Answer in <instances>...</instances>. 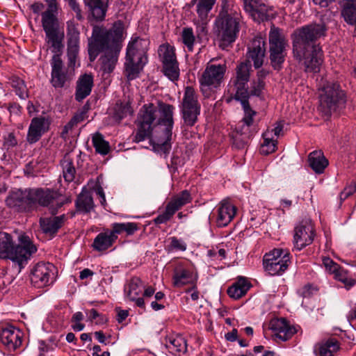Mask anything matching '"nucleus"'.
Instances as JSON below:
<instances>
[{"label": "nucleus", "instance_id": "09e8293b", "mask_svg": "<svg viewBox=\"0 0 356 356\" xmlns=\"http://www.w3.org/2000/svg\"><path fill=\"white\" fill-rule=\"evenodd\" d=\"M332 274H334V277L336 280L341 282L346 286H352L354 284V281L348 277L347 272L340 266H339L337 270L333 272Z\"/></svg>", "mask_w": 356, "mask_h": 356}, {"label": "nucleus", "instance_id": "bb28decb", "mask_svg": "<svg viewBox=\"0 0 356 356\" xmlns=\"http://www.w3.org/2000/svg\"><path fill=\"white\" fill-rule=\"evenodd\" d=\"M51 82L55 88H63L67 81V74L63 69V61L59 55H54L51 59Z\"/></svg>", "mask_w": 356, "mask_h": 356}, {"label": "nucleus", "instance_id": "ea45409f", "mask_svg": "<svg viewBox=\"0 0 356 356\" xmlns=\"http://www.w3.org/2000/svg\"><path fill=\"white\" fill-rule=\"evenodd\" d=\"M9 83L14 89L15 94L22 99H26L29 97L27 87L24 80L16 76L9 78Z\"/></svg>", "mask_w": 356, "mask_h": 356}, {"label": "nucleus", "instance_id": "f03ea898", "mask_svg": "<svg viewBox=\"0 0 356 356\" xmlns=\"http://www.w3.org/2000/svg\"><path fill=\"white\" fill-rule=\"evenodd\" d=\"M123 24L120 21L115 22L111 29L103 26H95L91 38L88 40L89 59L94 61L101 52L102 70L111 73L115 68L123 40Z\"/></svg>", "mask_w": 356, "mask_h": 356}, {"label": "nucleus", "instance_id": "72a5a7b5", "mask_svg": "<svg viewBox=\"0 0 356 356\" xmlns=\"http://www.w3.org/2000/svg\"><path fill=\"white\" fill-rule=\"evenodd\" d=\"M308 162L311 168L317 174L323 173L328 165V161L321 151L311 152L308 156Z\"/></svg>", "mask_w": 356, "mask_h": 356}, {"label": "nucleus", "instance_id": "2eb2a0df", "mask_svg": "<svg viewBox=\"0 0 356 356\" xmlns=\"http://www.w3.org/2000/svg\"><path fill=\"white\" fill-rule=\"evenodd\" d=\"M252 65L250 60L240 63L236 67L234 84L236 88L234 99L240 102H249L248 83L250 81Z\"/></svg>", "mask_w": 356, "mask_h": 356}, {"label": "nucleus", "instance_id": "052dcab7", "mask_svg": "<svg viewBox=\"0 0 356 356\" xmlns=\"http://www.w3.org/2000/svg\"><path fill=\"white\" fill-rule=\"evenodd\" d=\"M87 109L83 111H81L80 112L76 113L71 119L72 122H74L76 125H77L81 122L83 121L86 118Z\"/></svg>", "mask_w": 356, "mask_h": 356}, {"label": "nucleus", "instance_id": "4468645a", "mask_svg": "<svg viewBox=\"0 0 356 356\" xmlns=\"http://www.w3.org/2000/svg\"><path fill=\"white\" fill-rule=\"evenodd\" d=\"M30 191L33 209L37 205L48 207L53 203H55L57 207L60 208L65 204L71 202L70 198L65 197L58 191L48 188H30Z\"/></svg>", "mask_w": 356, "mask_h": 356}, {"label": "nucleus", "instance_id": "c85d7f7f", "mask_svg": "<svg viewBox=\"0 0 356 356\" xmlns=\"http://www.w3.org/2000/svg\"><path fill=\"white\" fill-rule=\"evenodd\" d=\"M117 238L118 236H115L111 229H107L97 235L92 244V248L98 252L106 251L112 247Z\"/></svg>", "mask_w": 356, "mask_h": 356}, {"label": "nucleus", "instance_id": "680f3d73", "mask_svg": "<svg viewBox=\"0 0 356 356\" xmlns=\"http://www.w3.org/2000/svg\"><path fill=\"white\" fill-rule=\"evenodd\" d=\"M264 142L262 144H270V143H277V139H275L273 136H272V131H270L268 129L265 131L263 135Z\"/></svg>", "mask_w": 356, "mask_h": 356}, {"label": "nucleus", "instance_id": "de8ad7c7", "mask_svg": "<svg viewBox=\"0 0 356 356\" xmlns=\"http://www.w3.org/2000/svg\"><path fill=\"white\" fill-rule=\"evenodd\" d=\"M264 81L254 79L250 83V90H248V98L250 96H260L262 90L264 89Z\"/></svg>", "mask_w": 356, "mask_h": 356}, {"label": "nucleus", "instance_id": "7ed1b4c3", "mask_svg": "<svg viewBox=\"0 0 356 356\" xmlns=\"http://www.w3.org/2000/svg\"><path fill=\"white\" fill-rule=\"evenodd\" d=\"M174 109L172 105L168 104H161L159 108L153 104H145L140 111L138 129L133 140L139 143L149 138L156 125H164L163 136L159 139L157 145L165 150L169 149L174 124Z\"/></svg>", "mask_w": 356, "mask_h": 356}, {"label": "nucleus", "instance_id": "69168bd1", "mask_svg": "<svg viewBox=\"0 0 356 356\" xmlns=\"http://www.w3.org/2000/svg\"><path fill=\"white\" fill-rule=\"evenodd\" d=\"M282 130L283 124L282 122H279L275 124V127L271 130H270V131H272V136L274 137L275 136L276 137H278L280 135Z\"/></svg>", "mask_w": 356, "mask_h": 356}, {"label": "nucleus", "instance_id": "20e7f679", "mask_svg": "<svg viewBox=\"0 0 356 356\" xmlns=\"http://www.w3.org/2000/svg\"><path fill=\"white\" fill-rule=\"evenodd\" d=\"M19 241L18 245H14L12 236L9 234L0 232V259L10 260L17 274L37 252V247L28 236L20 235Z\"/></svg>", "mask_w": 356, "mask_h": 356}, {"label": "nucleus", "instance_id": "423d86ee", "mask_svg": "<svg viewBox=\"0 0 356 356\" xmlns=\"http://www.w3.org/2000/svg\"><path fill=\"white\" fill-rule=\"evenodd\" d=\"M220 38L219 47L227 49L235 42L240 31V15L222 8L216 20Z\"/></svg>", "mask_w": 356, "mask_h": 356}, {"label": "nucleus", "instance_id": "5701e85b", "mask_svg": "<svg viewBox=\"0 0 356 356\" xmlns=\"http://www.w3.org/2000/svg\"><path fill=\"white\" fill-rule=\"evenodd\" d=\"M270 328L275 333V335L283 341L290 339L297 330L291 325L285 318H274L270 322Z\"/></svg>", "mask_w": 356, "mask_h": 356}, {"label": "nucleus", "instance_id": "c756f323", "mask_svg": "<svg viewBox=\"0 0 356 356\" xmlns=\"http://www.w3.org/2000/svg\"><path fill=\"white\" fill-rule=\"evenodd\" d=\"M65 220L66 218L64 214L59 216L41 218L40 219V226L44 234L53 236L63 225Z\"/></svg>", "mask_w": 356, "mask_h": 356}, {"label": "nucleus", "instance_id": "4c0bfd02", "mask_svg": "<svg viewBox=\"0 0 356 356\" xmlns=\"http://www.w3.org/2000/svg\"><path fill=\"white\" fill-rule=\"evenodd\" d=\"M111 228L115 236L124 232L127 236H131L139 229L138 225L136 222H115L111 225Z\"/></svg>", "mask_w": 356, "mask_h": 356}, {"label": "nucleus", "instance_id": "aec40b11", "mask_svg": "<svg viewBox=\"0 0 356 356\" xmlns=\"http://www.w3.org/2000/svg\"><path fill=\"white\" fill-rule=\"evenodd\" d=\"M49 125L50 120L45 117L33 118L29 127L27 141L31 144L38 142L42 134L49 130Z\"/></svg>", "mask_w": 356, "mask_h": 356}, {"label": "nucleus", "instance_id": "6e6552de", "mask_svg": "<svg viewBox=\"0 0 356 356\" xmlns=\"http://www.w3.org/2000/svg\"><path fill=\"white\" fill-rule=\"evenodd\" d=\"M241 104L244 116L236 127V135L234 138V144L239 149L243 148L256 132L253 126V117L257 113L251 108L249 102H241Z\"/></svg>", "mask_w": 356, "mask_h": 356}, {"label": "nucleus", "instance_id": "9b49d317", "mask_svg": "<svg viewBox=\"0 0 356 356\" xmlns=\"http://www.w3.org/2000/svg\"><path fill=\"white\" fill-rule=\"evenodd\" d=\"M200 108L197 95L194 88L191 86L186 87L181 106L184 126L191 127L195 125L200 114Z\"/></svg>", "mask_w": 356, "mask_h": 356}, {"label": "nucleus", "instance_id": "1a4fd4ad", "mask_svg": "<svg viewBox=\"0 0 356 356\" xmlns=\"http://www.w3.org/2000/svg\"><path fill=\"white\" fill-rule=\"evenodd\" d=\"M286 40L281 30L272 26L269 32V58L271 65L275 70H280L282 67L286 55Z\"/></svg>", "mask_w": 356, "mask_h": 356}, {"label": "nucleus", "instance_id": "5fc2aeb1", "mask_svg": "<svg viewBox=\"0 0 356 356\" xmlns=\"http://www.w3.org/2000/svg\"><path fill=\"white\" fill-rule=\"evenodd\" d=\"M65 1L68 3V5L72 8V10L75 13L76 18L79 21H83L84 17L82 15V11L80 8V6L77 3L76 0H65Z\"/></svg>", "mask_w": 356, "mask_h": 356}, {"label": "nucleus", "instance_id": "e433bc0d", "mask_svg": "<svg viewBox=\"0 0 356 356\" xmlns=\"http://www.w3.org/2000/svg\"><path fill=\"white\" fill-rule=\"evenodd\" d=\"M165 346L169 352L174 355L186 350V340L181 336L170 337L166 340Z\"/></svg>", "mask_w": 356, "mask_h": 356}, {"label": "nucleus", "instance_id": "4be33fe9", "mask_svg": "<svg viewBox=\"0 0 356 356\" xmlns=\"http://www.w3.org/2000/svg\"><path fill=\"white\" fill-rule=\"evenodd\" d=\"M265 42L261 38H255L248 47V58L253 61L256 69L261 67L265 56Z\"/></svg>", "mask_w": 356, "mask_h": 356}, {"label": "nucleus", "instance_id": "cd10ccee", "mask_svg": "<svg viewBox=\"0 0 356 356\" xmlns=\"http://www.w3.org/2000/svg\"><path fill=\"white\" fill-rule=\"evenodd\" d=\"M193 280V275L190 268L182 264L175 266L172 277L174 286L181 288L186 284H191Z\"/></svg>", "mask_w": 356, "mask_h": 356}, {"label": "nucleus", "instance_id": "13d9d810", "mask_svg": "<svg viewBox=\"0 0 356 356\" xmlns=\"http://www.w3.org/2000/svg\"><path fill=\"white\" fill-rule=\"evenodd\" d=\"M67 51H79V38H67Z\"/></svg>", "mask_w": 356, "mask_h": 356}, {"label": "nucleus", "instance_id": "8fccbe9b", "mask_svg": "<svg viewBox=\"0 0 356 356\" xmlns=\"http://www.w3.org/2000/svg\"><path fill=\"white\" fill-rule=\"evenodd\" d=\"M170 243L168 245V250L171 251H181L184 252L186 250V244L181 239H178L177 237L173 236L170 238Z\"/></svg>", "mask_w": 356, "mask_h": 356}, {"label": "nucleus", "instance_id": "37998d69", "mask_svg": "<svg viewBox=\"0 0 356 356\" xmlns=\"http://www.w3.org/2000/svg\"><path fill=\"white\" fill-rule=\"evenodd\" d=\"M76 207L78 211L88 213L93 207V200L88 193H81L76 201Z\"/></svg>", "mask_w": 356, "mask_h": 356}, {"label": "nucleus", "instance_id": "bf43d9fd", "mask_svg": "<svg viewBox=\"0 0 356 356\" xmlns=\"http://www.w3.org/2000/svg\"><path fill=\"white\" fill-rule=\"evenodd\" d=\"M277 147V143L270 144H262L260 148V152L261 154L268 155L274 152Z\"/></svg>", "mask_w": 356, "mask_h": 356}, {"label": "nucleus", "instance_id": "7c9ffc66", "mask_svg": "<svg viewBox=\"0 0 356 356\" xmlns=\"http://www.w3.org/2000/svg\"><path fill=\"white\" fill-rule=\"evenodd\" d=\"M93 87V76L91 74L81 75L77 82L76 87L75 99L81 102L88 97Z\"/></svg>", "mask_w": 356, "mask_h": 356}, {"label": "nucleus", "instance_id": "393cba45", "mask_svg": "<svg viewBox=\"0 0 356 356\" xmlns=\"http://www.w3.org/2000/svg\"><path fill=\"white\" fill-rule=\"evenodd\" d=\"M48 5L46 11L42 13V24L44 31L56 29L58 28V19L56 13L58 4L56 0H44Z\"/></svg>", "mask_w": 356, "mask_h": 356}, {"label": "nucleus", "instance_id": "f704fd0d", "mask_svg": "<svg viewBox=\"0 0 356 356\" xmlns=\"http://www.w3.org/2000/svg\"><path fill=\"white\" fill-rule=\"evenodd\" d=\"M44 32L46 34L47 42L51 44V47L54 49V51L57 52L60 51V49L63 47L62 44L63 40L64 38L63 33L60 32L58 29L49 30Z\"/></svg>", "mask_w": 356, "mask_h": 356}, {"label": "nucleus", "instance_id": "338daca9", "mask_svg": "<svg viewBox=\"0 0 356 356\" xmlns=\"http://www.w3.org/2000/svg\"><path fill=\"white\" fill-rule=\"evenodd\" d=\"M143 291H144L143 293V296L144 298H150L154 295L155 292V289L152 286H148L145 287V286L144 285V289Z\"/></svg>", "mask_w": 356, "mask_h": 356}, {"label": "nucleus", "instance_id": "774afa93", "mask_svg": "<svg viewBox=\"0 0 356 356\" xmlns=\"http://www.w3.org/2000/svg\"><path fill=\"white\" fill-rule=\"evenodd\" d=\"M6 143L7 145L14 147L17 145V142L13 134H9L6 138Z\"/></svg>", "mask_w": 356, "mask_h": 356}, {"label": "nucleus", "instance_id": "0eeeda50", "mask_svg": "<svg viewBox=\"0 0 356 356\" xmlns=\"http://www.w3.org/2000/svg\"><path fill=\"white\" fill-rule=\"evenodd\" d=\"M323 91V93L320 96L319 109L324 115L330 116L333 112L344 108L346 94L338 83H328Z\"/></svg>", "mask_w": 356, "mask_h": 356}, {"label": "nucleus", "instance_id": "a19ab883", "mask_svg": "<svg viewBox=\"0 0 356 356\" xmlns=\"http://www.w3.org/2000/svg\"><path fill=\"white\" fill-rule=\"evenodd\" d=\"M92 142L97 153L102 155H106L109 153L111 149L109 143L104 140L102 134L95 133L92 136Z\"/></svg>", "mask_w": 356, "mask_h": 356}, {"label": "nucleus", "instance_id": "a18cd8bd", "mask_svg": "<svg viewBox=\"0 0 356 356\" xmlns=\"http://www.w3.org/2000/svg\"><path fill=\"white\" fill-rule=\"evenodd\" d=\"M61 165L63 168V174L65 180L67 182H71L74 179L76 169L73 165L72 160L69 157H65L61 161Z\"/></svg>", "mask_w": 356, "mask_h": 356}, {"label": "nucleus", "instance_id": "0e129e2a", "mask_svg": "<svg viewBox=\"0 0 356 356\" xmlns=\"http://www.w3.org/2000/svg\"><path fill=\"white\" fill-rule=\"evenodd\" d=\"M225 338L228 341H235L238 339V330L234 328L231 332H227L225 335Z\"/></svg>", "mask_w": 356, "mask_h": 356}, {"label": "nucleus", "instance_id": "ddd939ff", "mask_svg": "<svg viewBox=\"0 0 356 356\" xmlns=\"http://www.w3.org/2000/svg\"><path fill=\"white\" fill-rule=\"evenodd\" d=\"M158 54L165 76L172 81H177L179 77V67L175 47L169 43L162 44L159 47Z\"/></svg>", "mask_w": 356, "mask_h": 356}, {"label": "nucleus", "instance_id": "a211bd4d", "mask_svg": "<svg viewBox=\"0 0 356 356\" xmlns=\"http://www.w3.org/2000/svg\"><path fill=\"white\" fill-rule=\"evenodd\" d=\"M245 10L254 21L261 22L273 19L275 15L274 9L262 0H243Z\"/></svg>", "mask_w": 356, "mask_h": 356}, {"label": "nucleus", "instance_id": "dca6fc26", "mask_svg": "<svg viewBox=\"0 0 356 356\" xmlns=\"http://www.w3.org/2000/svg\"><path fill=\"white\" fill-rule=\"evenodd\" d=\"M315 229L309 218L301 220L294 228L293 248L301 250L314 241Z\"/></svg>", "mask_w": 356, "mask_h": 356}, {"label": "nucleus", "instance_id": "6e6d98bb", "mask_svg": "<svg viewBox=\"0 0 356 356\" xmlns=\"http://www.w3.org/2000/svg\"><path fill=\"white\" fill-rule=\"evenodd\" d=\"M355 191L356 184L350 185L348 187L345 188L344 190L341 191L339 195L340 204H341L342 202L346 200L349 196L353 195Z\"/></svg>", "mask_w": 356, "mask_h": 356}, {"label": "nucleus", "instance_id": "3c124183", "mask_svg": "<svg viewBox=\"0 0 356 356\" xmlns=\"http://www.w3.org/2000/svg\"><path fill=\"white\" fill-rule=\"evenodd\" d=\"M132 114V111L128 104H120L118 106L115 111V118L116 120L120 121L123 118L127 116V115Z\"/></svg>", "mask_w": 356, "mask_h": 356}, {"label": "nucleus", "instance_id": "a878e982", "mask_svg": "<svg viewBox=\"0 0 356 356\" xmlns=\"http://www.w3.org/2000/svg\"><path fill=\"white\" fill-rule=\"evenodd\" d=\"M236 208L230 202L223 200L217 208L216 223L218 227L227 226L234 218Z\"/></svg>", "mask_w": 356, "mask_h": 356}, {"label": "nucleus", "instance_id": "f3484780", "mask_svg": "<svg viewBox=\"0 0 356 356\" xmlns=\"http://www.w3.org/2000/svg\"><path fill=\"white\" fill-rule=\"evenodd\" d=\"M55 266L49 262H39L33 268L31 273V283L37 288L49 286L54 282Z\"/></svg>", "mask_w": 356, "mask_h": 356}, {"label": "nucleus", "instance_id": "79ce46f5", "mask_svg": "<svg viewBox=\"0 0 356 356\" xmlns=\"http://www.w3.org/2000/svg\"><path fill=\"white\" fill-rule=\"evenodd\" d=\"M196 4V12L203 21L207 19L216 0H193Z\"/></svg>", "mask_w": 356, "mask_h": 356}, {"label": "nucleus", "instance_id": "b1692460", "mask_svg": "<svg viewBox=\"0 0 356 356\" xmlns=\"http://www.w3.org/2000/svg\"><path fill=\"white\" fill-rule=\"evenodd\" d=\"M0 339L9 350H15L22 344V332L14 326L9 325L2 330Z\"/></svg>", "mask_w": 356, "mask_h": 356}, {"label": "nucleus", "instance_id": "603ef678", "mask_svg": "<svg viewBox=\"0 0 356 356\" xmlns=\"http://www.w3.org/2000/svg\"><path fill=\"white\" fill-rule=\"evenodd\" d=\"M78 26V24L75 23L74 20L67 22V38H79L80 32Z\"/></svg>", "mask_w": 356, "mask_h": 356}, {"label": "nucleus", "instance_id": "49530a36", "mask_svg": "<svg viewBox=\"0 0 356 356\" xmlns=\"http://www.w3.org/2000/svg\"><path fill=\"white\" fill-rule=\"evenodd\" d=\"M183 43L187 47L188 51H192L195 43V35L192 28H184L181 33Z\"/></svg>", "mask_w": 356, "mask_h": 356}, {"label": "nucleus", "instance_id": "6ab92c4d", "mask_svg": "<svg viewBox=\"0 0 356 356\" xmlns=\"http://www.w3.org/2000/svg\"><path fill=\"white\" fill-rule=\"evenodd\" d=\"M30 188L18 189L9 193L6 199V205L17 211H29L33 209Z\"/></svg>", "mask_w": 356, "mask_h": 356}, {"label": "nucleus", "instance_id": "412c9836", "mask_svg": "<svg viewBox=\"0 0 356 356\" xmlns=\"http://www.w3.org/2000/svg\"><path fill=\"white\" fill-rule=\"evenodd\" d=\"M83 3L88 9L89 18L96 22H102L105 19L109 0H83Z\"/></svg>", "mask_w": 356, "mask_h": 356}, {"label": "nucleus", "instance_id": "2f4dec72", "mask_svg": "<svg viewBox=\"0 0 356 356\" xmlns=\"http://www.w3.org/2000/svg\"><path fill=\"white\" fill-rule=\"evenodd\" d=\"M251 286V283L245 277H238L227 289V294L230 298L237 300L244 296Z\"/></svg>", "mask_w": 356, "mask_h": 356}, {"label": "nucleus", "instance_id": "864d4df0", "mask_svg": "<svg viewBox=\"0 0 356 356\" xmlns=\"http://www.w3.org/2000/svg\"><path fill=\"white\" fill-rule=\"evenodd\" d=\"M174 214L175 213L166 206L165 211L155 218L154 222L156 225L165 223L170 220Z\"/></svg>", "mask_w": 356, "mask_h": 356}, {"label": "nucleus", "instance_id": "f8f14e48", "mask_svg": "<svg viewBox=\"0 0 356 356\" xmlns=\"http://www.w3.org/2000/svg\"><path fill=\"white\" fill-rule=\"evenodd\" d=\"M225 64H208L199 79L201 91L203 95L209 97L222 82L226 72Z\"/></svg>", "mask_w": 356, "mask_h": 356}, {"label": "nucleus", "instance_id": "39448f33", "mask_svg": "<svg viewBox=\"0 0 356 356\" xmlns=\"http://www.w3.org/2000/svg\"><path fill=\"white\" fill-rule=\"evenodd\" d=\"M149 41L136 37L129 42L127 48L125 73L129 80L135 79L147 62V51Z\"/></svg>", "mask_w": 356, "mask_h": 356}, {"label": "nucleus", "instance_id": "4d7b16f0", "mask_svg": "<svg viewBox=\"0 0 356 356\" xmlns=\"http://www.w3.org/2000/svg\"><path fill=\"white\" fill-rule=\"evenodd\" d=\"M323 263L325 267V268L330 273H332L337 270L338 267L339 266L337 263H335L331 259L327 257L323 259Z\"/></svg>", "mask_w": 356, "mask_h": 356}, {"label": "nucleus", "instance_id": "e2e57ef3", "mask_svg": "<svg viewBox=\"0 0 356 356\" xmlns=\"http://www.w3.org/2000/svg\"><path fill=\"white\" fill-rule=\"evenodd\" d=\"M76 126V125L70 120V122L64 126L63 131L60 133V137L65 139L67 137L69 132Z\"/></svg>", "mask_w": 356, "mask_h": 356}, {"label": "nucleus", "instance_id": "473e14b6", "mask_svg": "<svg viewBox=\"0 0 356 356\" xmlns=\"http://www.w3.org/2000/svg\"><path fill=\"white\" fill-rule=\"evenodd\" d=\"M341 15L343 20L350 26H356V0H341Z\"/></svg>", "mask_w": 356, "mask_h": 356}, {"label": "nucleus", "instance_id": "9d476101", "mask_svg": "<svg viewBox=\"0 0 356 356\" xmlns=\"http://www.w3.org/2000/svg\"><path fill=\"white\" fill-rule=\"evenodd\" d=\"M291 263L289 250L282 248H275L266 253L263 259L264 270L270 275H282Z\"/></svg>", "mask_w": 356, "mask_h": 356}, {"label": "nucleus", "instance_id": "c9c22d12", "mask_svg": "<svg viewBox=\"0 0 356 356\" xmlns=\"http://www.w3.org/2000/svg\"><path fill=\"white\" fill-rule=\"evenodd\" d=\"M191 201L190 193L185 190L175 196L168 204L167 207L175 213L179 209Z\"/></svg>", "mask_w": 356, "mask_h": 356}, {"label": "nucleus", "instance_id": "58836bf2", "mask_svg": "<svg viewBox=\"0 0 356 356\" xmlns=\"http://www.w3.org/2000/svg\"><path fill=\"white\" fill-rule=\"evenodd\" d=\"M144 289V284L140 278L134 277L131 279L128 288L125 289L127 296L129 299H136L139 296Z\"/></svg>", "mask_w": 356, "mask_h": 356}, {"label": "nucleus", "instance_id": "f257e3e1", "mask_svg": "<svg viewBox=\"0 0 356 356\" xmlns=\"http://www.w3.org/2000/svg\"><path fill=\"white\" fill-rule=\"evenodd\" d=\"M325 23H312L295 30L292 34L294 58L302 62L307 72H318L323 63V51L317 40L326 35Z\"/></svg>", "mask_w": 356, "mask_h": 356}, {"label": "nucleus", "instance_id": "c03bdc74", "mask_svg": "<svg viewBox=\"0 0 356 356\" xmlns=\"http://www.w3.org/2000/svg\"><path fill=\"white\" fill-rule=\"evenodd\" d=\"M339 349V341L335 339H328L319 347V356H333Z\"/></svg>", "mask_w": 356, "mask_h": 356}]
</instances>
